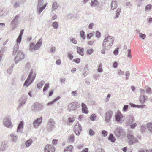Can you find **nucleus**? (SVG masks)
<instances>
[{
	"instance_id": "f257e3e1",
	"label": "nucleus",
	"mask_w": 152,
	"mask_h": 152,
	"mask_svg": "<svg viewBox=\"0 0 152 152\" xmlns=\"http://www.w3.org/2000/svg\"><path fill=\"white\" fill-rule=\"evenodd\" d=\"M36 76V74L34 72V70L31 69L28 76L23 86L28 87L34 81Z\"/></svg>"
},
{
	"instance_id": "f03ea898",
	"label": "nucleus",
	"mask_w": 152,
	"mask_h": 152,
	"mask_svg": "<svg viewBox=\"0 0 152 152\" xmlns=\"http://www.w3.org/2000/svg\"><path fill=\"white\" fill-rule=\"evenodd\" d=\"M114 42V38L110 36L106 37L103 40L102 47H106L107 48H110L113 44Z\"/></svg>"
},
{
	"instance_id": "7ed1b4c3",
	"label": "nucleus",
	"mask_w": 152,
	"mask_h": 152,
	"mask_svg": "<svg viewBox=\"0 0 152 152\" xmlns=\"http://www.w3.org/2000/svg\"><path fill=\"white\" fill-rule=\"evenodd\" d=\"M44 0H38L37 5V13L40 14L42 11L45 8L47 5V3L44 4Z\"/></svg>"
},
{
	"instance_id": "20e7f679",
	"label": "nucleus",
	"mask_w": 152,
	"mask_h": 152,
	"mask_svg": "<svg viewBox=\"0 0 152 152\" xmlns=\"http://www.w3.org/2000/svg\"><path fill=\"white\" fill-rule=\"evenodd\" d=\"M42 39L40 38L36 44L35 45L34 43H31L30 44V50L31 52L39 49L42 44Z\"/></svg>"
},
{
	"instance_id": "39448f33",
	"label": "nucleus",
	"mask_w": 152,
	"mask_h": 152,
	"mask_svg": "<svg viewBox=\"0 0 152 152\" xmlns=\"http://www.w3.org/2000/svg\"><path fill=\"white\" fill-rule=\"evenodd\" d=\"M127 137L128 140L129 144L130 145H132L138 141L137 139L133 135L132 131L128 133Z\"/></svg>"
},
{
	"instance_id": "423d86ee",
	"label": "nucleus",
	"mask_w": 152,
	"mask_h": 152,
	"mask_svg": "<svg viewBox=\"0 0 152 152\" xmlns=\"http://www.w3.org/2000/svg\"><path fill=\"white\" fill-rule=\"evenodd\" d=\"M44 107L43 105L38 102H35L32 105L31 109L34 112H39L42 110Z\"/></svg>"
},
{
	"instance_id": "0eeeda50",
	"label": "nucleus",
	"mask_w": 152,
	"mask_h": 152,
	"mask_svg": "<svg viewBox=\"0 0 152 152\" xmlns=\"http://www.w3.org/2000/svg\"><path fill=\"white\" fill-rule=\"evenodd\" d=\"M20 16L18 15H17L14 18L11 23L12 30L15 29L20 22Z\"/></svg>"
},
{
	"instance_id": "6e6552de",
	"label": "nucleus",
	"mask_w": 152,
	"mask_h": 152,
	"mask_svg": "<svg viewBox=\"0 0 152 152\" xmlns=\"http://www.w3.org/2000/svg\"><path fill=\"white\" fill-rule=\"evenodd\" d=\"M3 124L6 127L8 128H12V125L11 121V117L10 115H7L4 118Z\"/></svg>"
},
{
	"instance_id": "1a4fd4ad",
	"label": "nucleus",
	"mask_w": 152,
	"mask_h": 152,
	"mask_svg": "<svg viewBox=\"0 0 152 152\" xmlns=\"http://www.w3.org/2000/svg\"><path fill=\"white\" fill-rule=\"evenodd\" d=\"M79 104L77 102H74L69 103L68 106L67 110L69 111L76 110L79 107Z\"/></svg>"
},
{
	"instance_id": "9d476101",
	"label": "nucleus",
	"mask_w": 152,
	"mask_h": 152,
	"mask_svg": "<svg viewBox=\"0 0 152 152\" xmlns=\"http://www.w3.org/2000/svg\"><path fill=\"white\" fill-rule=\"evenodd\" d=\"M25 58V54L22 51H18L15 58V62L17 64L20 61L23 60Z\"/></svg>"
},
{
	"instance_id": "9b49d317",
	"label": "nucleus",
	"mask_w": 152,
	"mask_h": 152,
	"mask_svg": "<svg viewBox=\"0 0 152 152\" xmlns=\"http://www.w3.org/2000/svg\"><path fill=\"white\" fill-rule=\"evenodd\" d=\"M125 133L124 130L121 127H117L114 131V134L116 137H119L123 136Z\"/></svg>"
},
{
	"instance_id": "f8f14e48",
	"label": "nucleus",
	"mask_w": 152,
	"mask_h": 152,
	"mask_svg": "<svg viewBox=\"0 0 152 152\" xmlns=\"http://www.w3.org/2000/svg\"><path fill=\"white\" fill-rule=\"evenodd\" d=\"M55 122L54 120L51 119H49L47 124V130L50 132L52 131L54 127Z\"/></svg>"
},
{
	"instance_id": "ddd939ff",
	"label": "nucleus",
	"mask_w": 152,
	"mask_h": 152,
	"mask_svg": "<svg viewBox=\"0 0 152 152\" xmlns=\"http://www.w3.org/2000/svg\"><path fill=\"white\" fill-rule=\"evenodd\" d=\"M113 111L109 110L106 113L104 116V120L107 122H110L112 118Z\"/></svg>"
},
{
	"instance_id": "4468645a",
	"label": "nucleus",
	"mask_w": 152,
	"mask_h": 152,
	"mask_svg": "<svg viewBox=\"0 0 152 152\" xmlns=\"http://www.w3.org/2000/svg\"><path fill=\"white\" fill-rule=\"evenodd\" d=\"M75 129V133L77 136H79L81 132L82 129V127L79 122H77L75 125L74 128Z\"/></svg>"
},
{
	"instance_id": "2eb2a0df",
	"label": "nucleus",
	"mask_w": 152,
	"mask_h": 152,
	"mask_svg": "<svg viewBox=\"0 0 152 152\" xmlns=\"http://www.w3.org/2000/svg\"><path fill=\"white\" fill-rule=\"evenodd\" d=\"M44 150L45 152H54L55 149L52 145L47 144L45 147Z\"/></svg>"
},
{
	"instance_id": "dca6fc26",
	"label": "nucleus",
	"mask_w": 152,
	"mask_h": 152,
	"mask_svg": "<svg viewBox=\"0 0 152 152\" xmlns=\"http://www.w3.org/2000/svg\"><path fill=\"white\" fill-rule=\"evenodd\" d=\"M9 146V143L7 141H2L1 142V146L0 150L1 151H3L6 149Z\"/></svg>"
},
{
	"instance_id": "f3484780",
	"label": "nucleus",
	"mask_w": 152,
	"mask_h": 152,
	"mask_svg": "<svg viewBox=\"0 0 152 152\" xmlns=\"http://www.w3.org/2000/svg\"><path fill=\"white\" fill-rule=\"evenodd\" d=\"M27 99V96H23L20 99L19 102V107H22L26 103Z\"/></svg>"
},
{
	"instance_id": "a211bd4d",
	"label": "nucleus",
	"mask_w": 152,
	"mask_h": 152,
	"mask_svg": "<svg viewBox=\"0 0 152 152\" xmlns=\"http://www.w3.org/2000/svg\"><path fill=\"white\" fill-rule=\"evenodd\" d=\"M42 119V117H41L34 121L33 123L34 127L35 128H37L40 124Z\"/></svg>"
},
{
	"instance_id": "6ab92c4d",
	"label": "nucleus",
	"mask_w": 152,
	"mask_h": 152,
	"mask_svg": "<svg viewBox=\"0 0 152 152\" xmlns=\"http://www.w3.org/2000/svg\"><path fill=\"white\" fill-rule=\"evenodd\" d=\"M23 121H22L19 123L17 129V132H22L23 127Z\"/></svg>"
},
{
	"instance_id": "aec40b11",
	"label": "nucleus",
	"mask_w": 152,
	"mask_h": 152,
	"mask_svg": "<svg viewBox=\"0 0 152 152\" xmlns=\"http://www.w3.org/2000/svg\"><path fill=\"white\" fill-rule=\"evenodd\" d=\"M19 44H16L14 45L13 50V55H15L16 54L18 53V51H21L18 50L19 48Z\"/></svg>"
},
{
	"instance_id": "412c9836",
	"label": "nucleus",
	"mask_w": 152,
	"mask_h": 152,
	"mask_svg": "<svg viewBox=\"0 0 152 152\" xmlns=\"http://www.w3.org/2000/svg\"><path fill=\"white\" fill-rule=\"evenodd\" d=\"M7 10L4 8H0V17H4L7 14Z\"/></svg>"
},
{
	"instance_id": "4be33fe9",
	"label": "nucleus",
	"mask_w": 152,
	"mask_h": 152,
	"mask_svg": "<svg viewBox=\"0 0 152 152\" xmlns=\"http://www.w3.org/2000/svg\"><path fill=\"white\" fill-rule=\"evenodd\" d=\"M122 118L123 116L120 113H118L115 115L116 120L118 122H121V119Z\"/></svg>"
},
{
	"instance_id": "5701e85b",
	"label": "nucleus",
	"mask_w": 152,
	"mask_h": 152,
	"mask_svg": "<svg viewBox=\"0 0 152 152\" xmlns=\"http://www.w3.org/2000/svg\"><path fill=\"white\" fill-rule=\"evenodd\" d=\"M82 111L83 113L87 114L88 113L87 107L86 105L83 103L82 104Z\"/></svg>"
},
{
	"instance_id": "b1692460",
	"label": "nucleus",
	"mask_w": 152,
	"mask_h": 152,
	"mask_svg": "<svg viewBox=\"0 0 152 152\" xmlns=\"http://www.w3.org/2000/svg\"><path fill=\"white\" fill-rule=\"evenodd\" d=\"M99 4L97 0H91V2L90 3V5L91 7H95L97 5Z\"/></svg>"
},
{
	"instance_id": "393cba45",
	"label": "nucleus",
	"mask_w": 152,
	"mask_h": 152,
	"mask_svg": "<svg viewBox=\"0 0 152 152\" xmlns=\"http://www.w3.org/2000/svg\"><path fill=\"white\" fill-rule=\"evenodd\" d=\"M10 136L11 137V140L14 142H16L18 139V137L13 133H11Z\"/></svg>"
},
{
	"instance_id": "a878e982",
	"label": "nucleus",
	"mask_w": 152,
	"mask_h": 152,
	"mask_svg": "<svg viewBox=\"0 0 152 152\" xmlns=\"http://www.w3.org/2000/svg\"><path fill=\"white\" fill-rule=\"evenodd\" d=\"M147 99V97L145 95H141L140 97V101L142 104L145 103V101Z\"/></svg>"
},
{
	"instance_id": "bb28decb",
	"label": "nucleus",
	"mask_w": 152,
	"mask_h": 152,
	"mask_svg": "<svg viewBox=\"0 0 152 152\" xmlns=\"http://www.w3.org/2000/svg\"><path fill=\"white\" fill-rule=\"evenodd\" d=\"M130 104L132 107H137L138 108H143L145 107L146 106L145 104H141L140 105H136L132 103H130Z\"/></svg>"
},
{
	"instance_id": "cd10ccee",
	"label": "nucleus",
	"mask_w": 152,
	"mask_h": 152,
	"mask_svg": "<svg viewBox=\"0 0 152 152\" xmlns=\"http://www.w3.org/2000/svg\"><path fill=\"white\" fill-rule=\"evenodd\" d=\"M84 49L83 48H81L77 47V52L80 55L83 56L84 55L83 51Z\"/></svg>"
},
{
	"instance_id": "c85d7f7f",
	"label": "nucleus",
	"mask_w": 152,
	"mask_h": 152,
	"mask_svg": "<svg viewBox=\"0 0 152 152\" xmlns=\"http://www.w3.org/2000/svg\"><path fill=\"white\" fill-rule=\"evenodd\" d=\"M108 140L112 142H114L116 140V138L112 134H110L108 137Z\"/></svg>"
},
{
	"instance_id": "c756f323",
	"label": "nucleus",
	"mask_w": 152,
	"mask_h": 152,
	"mask_svg": "<svg viewBox=\"0 0 152 152\" xmlns=\"http://www.w3.org/2000/svg\"><path fill=\"white\" fill-rule=\"evenodd\" d=\"M31 68V65L30 63L28 62L26 64L25 67V70L27 72H29Z\"/></svg>"
},
{
	"instance_id": "7c9ffc66",
	"label": "nucleus",
	"mask_w": 152,
	"mask_h": 152,
	"mask_svg": "<svg viewBox=\"0 0 152 152\" xmlns=\"http://www.w3.org/2000/svg\"><path fill=\"white\" fill-rule=\"evenodd\" d=\"M59 7V4L57 2L55 1L53 2L52 5V9L53 11V10H54L57 9Z\"/></svg>"
},
{
	"instance_id": "2f4dec72",
	"label": "nucleus",
	"mask_w": 152,
	"mask_h": 152,
	"mask_svg": "<svg viewBox=\"0 0 152 152\" xmlns=\"http://www.w3.org/2000/svg\"><path fill=\"white\" fill-rule=\"evenodd\" d=\"M73 146L72 145H69L66 147L64 150V152H71Z\"/></svg>"
},
{
	"instance_id": "473e14b6",
	"label": "nucleus",
	"mask_w": 152,
	"mask_h": 152,
	"mask_svg": "<svg viewBox=\"0 0 152 152\" xmlns=\"http://www.w3.org/2000/svg\"><path fill=\"white\" fill-rule=\"evenodd\" d=\"M32 142V140L31 139H30L26 141L25 144L26 147H29L31 144Z\"/></svg>"
},
{
	"instance_id": "72a5a7b5",
	"label": "nucleus",
	"mask_w": 152,
	"mask_h": 152,
	"mask_svg": "<svg viewBox=\"0 0 152 152\" xmlns=\"http://www.w3.org/2000/svg\"><path fill=\"white\" fill-rule=\"evenodd\" d=\"M117 4L116 1H112L111 4V9L112 10H114L117 7Z\"/></svg>"
},
{
	"instance_id": "f704fd0d",
	"label": "nucleus",
	"mask_w": 152,
	"mask_h": 152,
	"mask_svg": "<svg viewBox=\"0 0 152 152\" xmlns=\"http://www.w3.org/2000/svg\"><path fill=\"white\" fill-rule=\"evenodd\" d=\"M88 65H86L85 67L84 68V72H83V75L84 76V77H85L87 74L88 73Z\"/></svg>"
},
{
	"instance_id": "c9c22d12",
	"label": "nucleus",
	"mask_w": 152,
	"mask_h": 152,
	"mask_svg": "<svg viewBox=\"0 0 152 152\" xmlns=\"http://www.w3.org/2000/svg\"><path fill=\"white\" fill-rule=\"evenodd\" d=\"M134 121V120L133 117L132 116H131L129 118V119L128 120L127 123L128 124V125L131 124Z\"/></svg>"
},
{
	"instance_id": "e433bc0d",
	"label": "nucleus",
	"mask_w": 152,
	"mask_h": 152,
	"mask_svg": "<svg viewBox=\"0 0 152 152\" xmlns=\"http://www.w3.org/2000/svg\"><path fill=\"white\" fill-rule=\"evenodd\" d=\"M152 7V6L151 4H148L146 6L145 9V10L147 12L149 11L151 9Z\"/></svg>"
},
{
	"instance_id": "4c0bfd02",
	"label": "nucleus",
	"mask_w": 152,
	"mask_h": 152,
	"mask_svg": "<svg viewBox=\"0 0 152 152\" xmlns=\"http://www.w3.org/2000/svg\"><path fill=\"white\" fill-rule=\"evenodd\" d=\"M49 88V83H46L44 87L43 90V91L45 94V92L47 91L48 89Z\"/></svg>"
},
{
	"instance_id": "58836bf2",
	"label": "nucleus",
	"mask_w": 152,
	"mask_h": 152,
	"mask_svg": "<svg viewBox=\"0 0 152 152\" xmlns=\"http://www.w3.org/2000/svg\"><path fill=\"white\" fill-rule=\"evenodd\" d=\"M80 33L81 37L83 39H86V34L84 31L83 30H81Z\"/></svg>"
},
{
	"instance_id": "ea45409f",
	"label": "nucleus",
	"mask_w": 152,
	"mask_h": 152,
	"mask_svg": "<svg viewBox=\"0 0 152 152\" xmlns=\"http://www.w3.org/2000/svg\"><path fill=\"white\" fill-rule=\"evenodd\" d=\"M45 82L44 81H41V82H40L39 83L37 84V86L38 88L39 89L41 88L45 84Z\"/></svg>"
},
{
	"instance_id": "a19ab883",
	"label": "nucleus",
	"mask_w": 152,
	"mask_h": 152,
	"mask_svg": "<svg viewBox=\"0 0 152 152\" xmlns=\"http://www.w3.org/2000/svg\"><path fill=\"white\" fill-rule=\"evenodd\" d=\"M52 26L54 28L57 29L59 26L58 23V22H54L53 23Z\"/></svg>"
},
{
	"instance_id": "79ce46f5",
	"label": "nucleus",
	"mask_w": 152,
	"mask_h": 152,
	"mask_svg": "<svg viewBox=\"0 0 152 152\" xmlns=\"http://www.w3.org/2000/svg\"><path fill=\"white\" fill-rule=\"evenodd\" d=\"M121 11V9L119 8L117 9L116 11V17L115 18V19H116L118 18L120 15V13Z\"/></svg>"
},
{
	"instance_id": "37998d69",
	"label": "nucleus",
	"mask_w": 152,
	"mask_h": 152,
	"mask_svg": "<svg viewBox=\"0 0 152 152\" xmlns=\"http://www.w3.org/2000/svg\"><path fill=\"white\" fill-rule=\"evenodd\" d=\"M146 92L148 95H151L152 93L151 89L150 87H148L146 89Z\"/></svg>"
},
{
	"instance_id": "c03bdc74",
	"label": "nucleus",
	"mask_w": 152,
	"mask_h": 152,
	"mask_svg": "<svg viewBox=\"0 0 152 152\" xmlns=\"http://www.w3.org/2000/svg\"><path fill=\"white\" fill-rule=\"evenodd\" d=\"M147 127L149 131L152 133V123H150L148 124Z\"/></svg>"
},
{
	"instance_id": "a18cd8bd",
	"label": "nucleus",
	"mask_w": 152,
	"mask_h": 152,
	"mask_svg": "<svg viewBox=\"0 0 152 152\" xmlns=\"http://www.w3.org/2000/svg\"><path fill=\"white\" fill-rule=\"evenodd\" d=\"M56 51V48L55 47L53 46L51 48L50 50V53H51L52 54H54L55 53Z\"/></svg>"
},
{
	"instance_id": "49530a36",
	"label": "nucleus",
	"mask_w": 152,
	"mask_h": 152,
	"mask_svg": "<svg viewBox=\"0 0 152 152\" xmlns=\"http://www.w3.org/2000/svg\"><path fill=\"white\" fill-rule=\"evenodd\" d=\"M20 1H16L14 4V6L15 7H20Z\"/></svg>"
},
{
	"instance_id": "de8ad7c7",
	"label": "nucleus",
	"mask_w": 152,
	"mask_h": 152,
	"mask_svg": "<svg viewBox=\"0 0 152 152\" xmlns=\"http://www.w3.org/2000/svg\"><path fill=\"white\" fill-rule=\"evenodd\" d=\"M102 64H99L98 68L97 69V71L98 72H102L103 70L102 68Z\"/></svg>"
},
{
	"instance_id": "09e8293b",
	"label": "nucleus",
	"mask_w": 152,
	"mask_h": 152,
	"mask_svg": "<svg viewBox=\"0 0 152 152\" xmlns=\"http://www.w3.org/2000/svg\"><path fill=\"white\" fill-rule=\"evenodd\" d=\"M94 52L93 49H87L86 51V53L88 55H91Z\"/></svg>"
},
{
	"instance_id": "8fccbe9b",
	"label": "nucleus",
	"mask_w": 152,
	"mask_h": 152,
	"mask_svg": "<svg viewBox=\"0 0 152 152\" xmlns=\"http://www.w3.org/2000/svg\"><path fill=\"white\" fill-rule=\"evenodd\" d=\"M12 71V68L10 67L8 69H7V75H9L11 73Z\"/></svg>"
},
{
	"instance_id": "3c124183",
	"label": "nucleus",
	"mask_w": 152,
	"mask_h": 152,
	"mask_svg": "<svg viewBox=\"0 0 152 152\" xmlns=\"http://www.w3.org/2000/svg\"><path fill=\"white\" fill-rule=\"evenodd\" d=\"M139 37L142 39L144 40L146 38V35L145 34L141 33L139 34Z\"/></svg>"
},
{
	"instance_id": "603ef678",
	"label": "nucleus",
	"mask_w": 152,
	"mask_h": 152,
	"mask_svg": "<svg viewBox=\"0 0 152 152\" xmlns=\"http://www.w3.org/2000/svg\"><path fill=\"white\" fill-rule=\"evenodd\" d=\"M22 39V37L18 36L16 39L17 44H19L21 42Z\"/></svg>"
},
{
	"instance_id": "864d4df0",
	"label": "nucleus",
	"mask_w": 152,
	"mask_h": 152,
	"mask_svg": "<svg viewBox=\"0 0 152 152\" xmlns=\"http://www.w3.org/2000/svg\"><path fill=\"white\" fill-rule=\"evenodd\" d=\"M68 119L69 122L71 123H72L75 121L74 117L73 116L72 117H69Z\"/></svg>"
},
{
	"instance_id": "5fc2aeb1",
	"label": "nucleus",
	"mask_w": 152,
	"mask_h": 152,
	"mask_svg": "<svg viewBox=\"0 0 152 152\" xmlns=\"http://www.w3.org/2000/svg\"><path fill=\"white\" fill-rule=\"evenodd\" d=\"M96 117V115L95 114H92L91 115L90 117V118L91 120L92 121H94L95 120V118Z\"/></svg>"
},
{
	"instance_id": "6e6d98bb",
	"label": "nucleus",
	"mask_w": 152,
	"mask_h": 152,
	"mask_svg": "<svg viewBox=\"0 0 152 152\" xmlns=\"http://www.w3.org/2000/svg\"><path fill=\"white\" fill-rule=\"evenodd\" d=\"M127 56L130 58H131L132 56H131V50L128 49L127 51Z\"/></svg>"
},
{
	"instance_id": "4d7b16f0",
	"label": "nucleus",
	"mask_w": 152,
	"mask_h": 152,
	"mask_svg": "<svg viewBox=\"0 0 152 152\" xmlns=\"http://www.w3.org/2000/svg\"><path fill=\"white\" fill-rule=\"evenodd\" d=\"M70 41L74 44H77V41L73 38H72L70 39Z\"/></svg>"
},
{
	"instance_id": "13d9d810",
	"label": "nucleus",
	"mask_w": 152,
	"mask_h": 152,
	"mask_svg": "<svg viewBox=\"0 0 152 152\" xmlns=\"http://www.w3.org/2000/svg\"><path fill=\"white\" fill-rule=\"evenodd\" d=\"M69 139L70 141L73 142L74 140V135L73 134L71 135L69 137Z\"/></svg>"
},
{
	"instance_id": "bf43d9fd",
	"label": "nucleus",
	"mask_w": 152,
	"mask_h": 152,
	"mask_svg": "<svg viewBox=\"0 0 152 152\" xmlns=\"http://www.w3.org/2000/svg\"><path fill=\"white\" fill-rule=\"evenodd\" d=\"M125 75L126 76V80H128L129 79V77L130 75L129 72V71H127L126 72Z\"/></svg>"
},
{
	"instance_id": "052dcab7",
	"label": "nucleus",
	"mask_w": 152,
	"mask_h": 152,
	"mask_svg": "<svg viewBox=\"0 0 152 152\" xmlns=\"http://www.w3.org/2000/svg\"><path fill=\"white\" fill-rule=\"evenodd\" d=\"M89 134L90 136H92L94 135L95 132L92 129H90L89 131Z\"/></svg>"
},
{
	"instance_id": "680f3d73",
	"label": "nucleus",
	"mask_w": 152,
	"mask_h": 152,
	"mask_svg": "<svg viewBox=\"0 0 152 152\" xmlns=\"http://www.w3.org/2000/svg\"><path fill=\"white\" fill-rule=\"evenodd\" d=\"M128 108V105H125L123 107V110L124 111H127Z\"/></svg>"
},
{
	"instance_id": "e2e57ef3",
	"label": "nucleus",
	"mask_w": 152,
	"mask_h": 152,
	"mask_svg": "<svg viewBox=\"0 0 152 152\" xmlns=\"http://www.w3.org/2000/svg\"><path fill=\"white\" fill-rule=\"evenodd\" d=\"M102 134L104 137L106 136L107 135V132L105 130H103L102 132Z\"/></svg>"
},
{
	"instance_id": "0e129e2a",
	"label": "nucleus",
	"mask_w": 152,
	"mask_h": 152,
	"mask_svg": "<svg viewBox=\"0 0 152 152\" xmlns=\"http://www.w3.org/2000/svg\"><path fill=\"white\" fill-rule=\"evenodd\" d=\"M93 35V34L91 33L87 34V39L88 40Z\"/></svg>"
},
{
	"instance_id": "69168bd1",
	"label": "nucleus",
	"mask_w": 152,
	"mask_h": 152,
	"mask_svg": "<svg viewBox=\"0 0 152 152\" xmlns=\"http://www.w3.org/2000/svg\"><path fill=\"white\" fill-rule=\"evenodd\" d=\"M118 48H117L114 50L113 52V54L115 55H117L118 53Z\"/></svg>"
},
{
	"instance_id": "338daca9",
	"label": "nucleus",
	"mask_w": 152,
	"mask_h": 152,
	"mask_svg": "<svg viewBox=\"0 0 152 152\" xmlns=\"http://www.w3.org/2000/svg\"><path fill=\"white\" fill-rule=\"evenodd\" d=\"M101 35V34L99 31H96V36L97 38H99L100 37Z\"/></svg>"
},
{
	"instance_id": "774afa93",
	"label": "nucleus",
	"mask_w": 152,
	"mask_h": 152,
	"mask_svg": "<svg viewBox=\"0 0 152 152\" xmlns=\"http://www.w3.org/2000/svg\"><path fill=\"white\" fill-rule=\"evenodd\" d=\"M95 152H104V151L102 148H99L96 150Z\"/></svg>"
}]
</instances>
